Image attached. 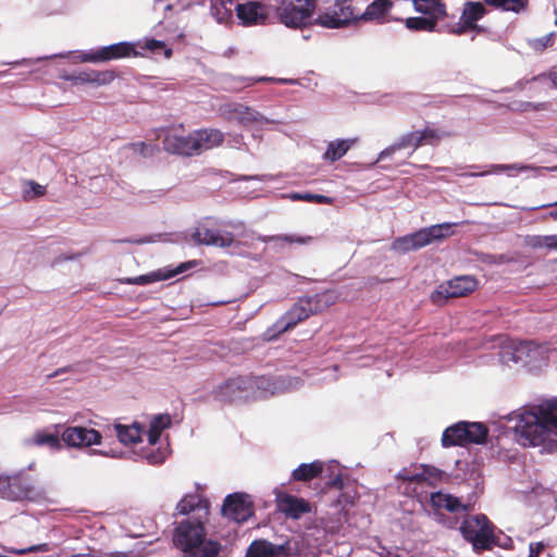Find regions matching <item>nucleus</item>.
<instances>
[{
	"instance_id": "nucleus-51",
	"label": "nucleus",
	"mask_w": 557,
	"mask_h": 557,
	"mask_svg": "<svg viewBox=\"0 0 557 557\" xmlns=\"http://www.w3.org/2000/svg\"><path fill=\"white\" fill-rule=\"evenodd\" d=\"M554 42L553 34L546 35L542 38H539L534 41V48L539 50H544L546 47L552 46Z\"/></svg>"
},
{
	"instance_id": "nucleus-41",
	"label": "nucleus",
	"mask_w": 557,
	"mask_h": 557,
	"mask_svg": "<svg viewBox=\"0 0 557 557\" xmlns=\"http://www.w3.org/2000/svg\"><path fill=\"white\" fill-rule=\"evenodd\" d=\"M143 48L146 50H149L153 53L158 52L159 50H163L164 55L168 59L171 58L172 53H173L172 49L168 48L164 41L157 40V39H147L145 41V45L143 46Z\"/></svg>"
},
{
	"instance_id": "nucleus-33",
	"label": "nucleus",
	"mask_w": 557,
	"mask_h": 557,
	"mask_svg": "<svg viewBox=\"0 0 557 557\" xmlns=\"http://www.w3.org/2000/svg\"><path fill=\"white\" fill-rule=\"evenodd\" d=\"M228 120L247 124L257 121V112L242 103L228 104L224 111Z\"/></svg>"
},
{
	"instance_id": "nucleus-45",
	"label": "nucleus",
	"mask_w": 557,
	"mask_h": 557,
	"mask_svg": "<svg viewBox=\"0 0 557 557\" xmlns=\"http://www.w3.org/2000/svg\"><path fill=\"white\" fill-rule=\"evenodd\" d=\"M398 478L401 481H404V482H408L409 484L410 483H414V484H423V483H425V478H424V472H423L422 466L416 472H412V473H399Z\"/></svg>"
},
{
	"instance_id": "nucleus-14",
	"label": "nucleus",
	"mask_w": 557,
	"mask_h": 557,
	"mask_svg": "<svg viewBox=\"0 0 557 557\" xmlns=\"http://www.w3.org/2000/svg\"><path fill=\"white\" fill-rule=\"evenodd\" d=\"M163 149L170 154L193 157L195 154L194 132L184 135L176 128L165 131L162 140Z\"/></svg>"
},
{
	"instance_id": "nucleus-36",
	"label": "nucleus",
	"mask_w": 557,
	"mask_h": 557,
	"mask_svg": "<svg viewBox=\"0 0 557 557\" xmlns=\"http://www.w3.org/2000/svg\"><path fill=\"white\" fill-rule=\"evenodd\" d=\"M468 444H484L488 436V428L482 422H467Z\"/></svg>"
},
{
	"instance_id": "nucleus-57",
	"label": "nucleus",
	"mask_w": 557,
	"mask_h": 557,
	"mask_svg": "<svg viewBox=\"0 0 557 557\" xmlns=\"http://www.w3.org/2000/svg\"><path fill=\"white\" fill-rule=\"evenodd\" d=\"M440 521L443 522L447 528H450V529H455L458 524L457 519H447L444 516H442V519Z\"/></svg>"
},
{
	"instance_id": "nucleus-39",
	"label": "nucleus",
	"mask_w": 557,
	"mask_h": 557,
	"mask_svg": "<svg viewBox=\"0 0 557 557\" xmlns=\"http://www.w3.org/2000/svg\"><path fill=\"white\" fill-rule=\"evenodd\" d=\"M293 200H302L307 202H314L319 205H332L333 198L319 194L311 193H295L292 196Z\"/></svg>"
},
{
	"instance_id": "nucleus-34",
	"label": "nucleus",
	"mask_w": 557,
	"mask_h": 557,
	"mask_svg": "<svg viewBox=\"0 0 557 557\" xmlns=\"http://www.w3.org/2000/svg\"><path fill=\"white\" fill-rule=\"evenodd\" d=\"M420 147L437 146L443 138L449 137L450 133L440 131L438 128L425 126L423 129L417 131Z\"/></svg>"
},
{
	"instance_id": "nucleus-15",
	"label": "nucleus",
	"mask_w": 557,
	"mask_h": 557,
	"mask_svg": "<svg viewBox=\"0 0 557 557\" xmlns=\"http://www.w3.org/2000/svg\"><path fill=\"white\" fill-rule=\"evenodd\" d=\"M222 513L228 519L243 523L253 515V506L246 494L234 493L224 499Z\"/></svg>"
},
{
	"instance_id": "nucleus-47",
	"label": "nucleus",
	"mask_w": 557,
	"mask_h": 557,
	"mask_svg": "<svg viewBox=\"0 0 557 557\" xmlns=\"http://www.w3.org/2000/svg\"><path fill=\"white\" fill-rule=\"evenodd\" d=\"M27 185L29 186V189H25V198L32 199L35 197L44 196L46 194V187L36 183L35 181H29Z\"/></svg>"
},
{
	"instance_id": "nucleus-46",
	"label": "nucleus",
	"mask_w": 557,
	"mask_h": 557,
	"mask_svg": "<svg viewBox=\"0 0 557 557\" xmlns=\"http://www.w3.org/2000/svg\"><path fill=\"white\" fill-rule=\"evenodd\" d=\"M65 79L73 84H91V70L65 76Z\"/></svg>"
},
{
	"instance_id": "nucleus-17",
	"label": "nucleus",
	"mask_w": 557,
	"mask_h": 557,
	"mask_svg": "<svg viewBox=\"0 0 557 557\" xmlns=\"http://www.w3.org/2000/svg\"><path fill=\"white\" fill-rule=\"evenodd\" d=\"M61 440L70 447L82 448L101 444L102 435L95 429L67 426L61 433Z\"/></svg>"
},
{
	"instance_id": "nucleus-37",
	"label": "nucleus",
	"mask_w": 557,
	"mask_h": 557,
	"mask_svg": "<svg viewBox=\"0 0 557 557\" xmlns=\"http://www.w3.org/2000/svg\"><path fill=\"white\" fill-rule=\"evenodd\" d=\"M61 438L59 433H47L39 431L34 434L32 443L36 446H48L51 449L60 450L62 448Z\"/></svg>"
},
{
	"instance_id": "nucleus-60",
	"label": "nucleus",
	"mask_w": 557,
	"mask_h": 557,
	"mask_svg": "<svg viewBox=\"0 0 557 557\" xmlns=\"http://www.w3.org/2000/svg\"><path fill=\"white\" fill-rule=\"evenodd\" d=\"M184 268H185V267H184V264H182L181 267H178V268L176 269V271H175L173 274L182 273V272H183V270H184Z\"/></svg>"
},
{
	"instance_id": "nucleus-42",
	"label": "nucleus",
	"mask_w": 557,
	"mask_h": 557,
	"mask_svg": "<svg viewBox=\"0 0 557 557\" xmlns=\"http://www.w3.org/2000/svg\"><path fill=\"white\" fill-rule=\"evenodd\" d=\"M168 276H161L158 273H150L145 275H139L136 277L127 278V284H134V285H147L157 281H160L162 278H166Z\"/></svg>"
},
{
	"instance_id": "nucleus-1",
	"label": "nucleus",
	"mask_w": 557,
	"mask_h": 557,
	"mask_svg": "<svg viewBox=\"0 0 557 557\" xmlns=\"http://www.w3.org/2000/svg\"><path fill=\"white\" fill-rule=\"evenodd\" d=\"M516 420L513 429L519 444L524 447L545 444L552 434L557 435V398L522 408Z\"/></svg>"
},
{
	"instance_id": "nucleus-3",
	"label": "nucleus",
	"mask_w": 557,
	"mask_h": 557,
	"mask_svg": "<svg viewBox=\"0 0 557 557\" xmlns=\"http://www.w3.org/2000/svg\"><path fill=\"white\" fill-rule=\"evenodd\" d=\"M203 520L185 519L173 532V543L183 557H219L222 545L219 541L207 540Z\"/></svg>"
},
{
	"instance_id": "nucleus-18",
	"label": "nucleus",
	"mask_w": 557,
	"mask_h": 557,
	"mask_svg": "<svg viewBox=\"0 0 557 557\" xmlns=\"http://www.w3.org/2000/svg\"><path fill=\"white\" fill-rule=\"evenodd\" d=\"M292 546L288 540L282 544H274L265 539L253 540L247 550L246 557H290Z\"/></svg>"
},
{
	"instance_id": "nucleus-25",
	"label": "nucleus",
	"mask_w": 557,
	"mask_h": 557,
	"mask_svg": "<svg viewBox=\"0 0 557 557\" xmlns=\"http://www.w3.org/2000/svg\"><path fill=\"white\" fill-rule=\"evenodd\" d=\"M467 421H459L445 429L442 435L443 447L467 446L468 444Z\"/></svg>"
},
{
	"instance_id": "nucleus-28",
	"label": "nucleus",
	"mask_w": 557,
	"mask_h": 557,
	"mask_svg": "<svg viewBox=\"0 0 557 557\" xmlns=\"http://www.w3.org/2000/svg\"><path fill=\"white\" fill-rule=\"evenodd\" d=\"M114 431L119 441L124 445H134L141 441L143 428L136 422L131 425L115 423Z\"/></svg>"
},
{
	"instance_id": "nucleus-56",
	"label": "nucleus",
	"mask_w": 557,
	"mask_h": 557,
	"mask_svg": "<svg viewBox=\"0 0 557 557\" xmlns=\"http://www.w3.org/2000/svg\"><path fill=\"white\" fill-rule=\"evenodd\" d=\"M494 169H495V171H499V172L507 171V170L524 171L528 169V166H521L518 164H511V165L499 164V165H495Z\"/></svg>"
},
{
	"instance_id": "nucleus-49",
	"label": "nucleus",
	"mask_w": 557,
	"mask_h": 557,
	"mask_svg": "<svg viewBox=\"0 0 557 557\" xmlns=\"http://www.w3.org/2000/svg\"><path fill=\"white\" fill-rule=\"evenodd\" d=\"M150 424L153 426H159V430L162 432L164 429L171 425V417L168 413L157 414L152 418Z\"/></svg>"
},
{
	"instance_id": "nucleus-55",
	"label": "nucleus",
	"mask_w": 557,
	"mask_h": 557,
	"mask_svg": "<svg viewBox=\"0 0 557 557\" xmlns=\"http://www.w3.org/2000/svg\"><path fill=\"white\" fill-rule=\"evenodd\" d=\"M545 248L557 250V235H545Z\"/></svg>"
},
{
	"instance_id": "nucleus-5",
	"label": "nucleus",
	"mask_w": 557,
	"mask_h": 557,
	"mask_svg": "<svg viewBox=\"0 0 557 557\" xmlns=\"http://www.w3.org/2000/svg\"><path fill=\"white\" fill-rule=\"evenodd\" d=\"M456 225L457 223H441L421 228L414 233L396 238L392 243V249L406 253L433 243L442 242L454 234L451 228Z\"/></svg>"
},
{
	"instance_id": "nucleus-53",
	"label": "nucleus",
	"mask_w": 557,
	"mask_h": 557,
	"mask_svg": "<svg viewBox=\"0 0 557 557\" xmlns=\"http://www.w3.org/2000/svg\"><path fill=\"white\" fill-rule=\"evenodd\" d=\"M544 548L545 545L542 542L531 543L529 545V557H540Z\"/></svg>"
},
{
	"instance_id": "nucleus-31",
	"label": "nucleus",
	"mask_w": 557,
	"mask_h": 557,
	"mask_svg": "<svg viewBox=\"0 0 557 557\" xmlns=\"http://www.w3.org/2000/svg\"><path fill=\"white\" fill-rule=\"evenodd\" d=\"M404 22L405 26L412 32H443V27L438 29V22L441 21L432 16L408 17Z\"/></svg>"
},
{
	"instance_id": "nucleus-48",
	"label": "nucleus",
	"mask_w": 557,
	"mask_h": 557,
	"mask_svg": "<svg viewBox=\"0 0 557 557\" xmlns=\"http://www.w3.org/2000/svg\"><path fill=\"white\" fill-rule=\"evenodd\" d=\"M524 245L531 249L545 248V235H527Z\"/></svg>"
},
{
	"instance_id": "nucleus-12",
	"label": "nucleus",
	"mask_w": 557,
	"mask_h": 557,
	"mask_svg": "<svg viewBox=\"0 0 557 557\" xmlns=\"http://www.w3.org/2000/svg\"><path fill=\"white\" fill-rule=\"evenodd\" d=\"M143 55L136 50L134 44L128 41H121L117 44L101 47L97 50H89L81 55L83 62L100 63L113 60H120L131 57Z\"/></svg>"
},
{
	"instance_id": "nucleus-7",
	"label": "nucleus",
	"mask_w": 557,
	"mask_h": 557,
	"mask_svg": "<svg viewBox=\"0 0 557 557\" xmlns=\"http://www.w3.org/2000/svg\"><path fill=\"white\" fill-rule=\"evenodd\" d=\"M0 497L11 502H38L46 497V490L36 486L30 478L23 474L1 475Z\"/></svg>"
},
{
	"instance_id": "nucleus-6",
	"label": "nucleus",
	"mask_w": 557,
	"mask_h": 557,
	"mask_svg": "<svg viewBox=\"0 0 557 557\" xmlns=\"http://www.w3.org/2000/svg\"><path fill=\"white\" fill-rule=\"evenodd\" d=\"M486 4L481 1L468 0L462 4L460 16L455 21L454 15L443 24V32L461 36L470 32L482 33L483 28L478 25V22L487 14Z\"/></svg>"
},
{
	"instance_id": "nucleus-13",
	"label": "nucleus",
	"mask_w": 557,
	"mask_h": 557,
	"mask_svg": "<svg viewBox=\"0 0 557 557\" xmlns=\"http://www.w3.org/2000/svg\"><path fill=\"white\" fill-rule=\"evenodd\" d=\"M197 245L215 246L221 248L231 247L234 243V235L231 232H222L208 222L200 223L190 234Z\"/></svg>"
},
{
	"instance_id": "nucleus-30",
	"label": "nucleus",
	"mask_w": 557,
	"mask_h": 557,
	"mask_svg": "<svg viewBox=\"0 0 557 557\" xmlns=\"http://www.w3.org/2000/svg\"><path fill=\"white\" fill-rule=\"evenodd\" d=\"M323 472V462L319 460H314L310 463H301L299 465L292 473V478L295 481L299 482H309L318 476H320Z\"/></svg>"
},
{
	"instance_id": "nucleus-16",
	"label": "nucleus",
	"mask_w": 557,
	"mask_h": 557,
	"mask_svg": "<svg viewBox=\"0 0 557 557\" xmlns=\"http://www.w3.org/2000/svg\"><path fill=\"white\" fill-rule=\"evenodd\" d=\"M275 503L277 510L286 518L293 520H298L312 510V506L308 500L283 491L275 492Z\"/></svg>"
},
{
	"instance_id": "nucleus-35",
	"label": "nucleus",
	"mask_w": 557,
	"mask_h": 557,
	"mask_svg": "<svg viewBox=\"0 0 557 557\" xmlns=\"http://www.w3.org/2000/svg\"><path fill=\"white\" fill-rule=\"evenodd\" d=\"M486 5H490L502 11H509L520 13L527 10L529 0H483Z\"/></svg>"
},
{
	"instance_id": "nucleus-43",
	"label": "nucleus",
	"mask_w": 557,
	"mask_h": 557,
	"mask_svg": "<svg viewBox=\"0 0 557 557\" xmlns=\"http://www.w3.org/2000/svg\"><path fill=\"white\" fill-rule=\"evenodd\" d=\"M272 240L277 243H288V244H300L305 245L312 240L311 236H296V235H276L272 237Z\"/></svg>"
},
{
	"instance_id": "nucleus-22",
	"label": "nucleus",
	"mask_w": 557,
	"mask_h": 557,
	"mask_svg": "<svg viewBox=\"0 0 557 557\" xmlns=\"http://www.w3.org/2000/svg\"><path fill=\"white\" fill-rule=\"evenodd\" d=\"M224 141V134L216 128H201L194 131L195 154L216 148Z\"/></svg>"
},
{
	"instance_id": "nucleus-32",
	"label": "nucleus",
	"mask_w": 557,
	"mask_h": 557,
	"mask_svg": "<svg viewBox=\"0 0 557 557\" xmlns=\"http://www.w3.org/2000/svg\"><path fill=\"white\" fill-rule=\"evenodd\" d=\"M235 0H210V13L220 24L231 22Z\"/></svg>"
},
{
	"instance_id": "nucleus-20",
	"label": "nucleus",
	"mask_w": 557,
	"mask_h": 557,
	"mask_svg": "<svg viewBox=\"0 0 557 557\" xmlns=\"http://www.w3.org/2000/svg\"><path fill=\"white\" fill-rule=\"evenodd\" d=\"M234 9L244 26L264 24L268 18L267 9L260 2L237 3Z\"/></svg>"
},
{
	"instance_id": "nucleus-26",
	"label": "nucleus",
	"mask_w": 557,
	"mask_h": 557,
	"mask_svg": "<svg viewBox=\"0 0 557 557\" xmlns=\"http://www.w3.org/2000/svg\"><path fill=\"white\" fill-rule=\"evenodd\" d=\"M413 8L417 12L435 17L440 21H447L449 14L447 12V5L443 0H411Z\"/></svg>"
},
{
	"instance_id": "nucleus-62",
	"label": "nucleus",
	"mask_w": 557,
	"mask_h": 557,
	"mask_svg": "<svg viewBox=\"0 0 557 557\" xmlns=\"http://www.w3.org/2000/svg\"><path fill=\"white\" fill-rule=\"evenodd\" d=\"M556 205H557V201L554 203H550V205H545V206H543V208H547V207H552V206H556Z\"/></svg>"
},
{
	"instance_id": "nucleus-4",
	"label": "nucleus",
	"mask_w": 557,
	"mask_h": 557,
	"mask_svg": "<svg viewBox=\"0 0 557 557\" xmlns=\"http://www.w3.org/2000/svg\"><path fill=\"white\" fill-rule=\"evenodd\" d=\"M462 537L472 544L473 550L481 553L499 546L498 537L495 535V525L483 515H466L459 527Z\"/></svg>"
},
{
	"instance_id": "nucleus-61",
	"label": "nucleus",
	"mask_w": 557,
	"mask_h": 557,
	"mask_svg": "<svg viewBox=\"0 0 557 557\" xmlns=\"http://www.w3.org/2000/svg\"><path fill=\"white\" fill-rule=\"evenodd\" d=\"M549 215H550L553 219L557 220V210H556V211H552V212L549 213Z\"/></svg>"
},
{
	"instance_id": "nucleus-24",
	"label": "nucleus",
	"mask_w": 557,
	"mask_h": 557,
	"mask_svg": "<svg viewBox=\"0 0 557 557\" xmlns=\"http://www.w3.org/2000/svg\"><path fill=\"white\" fill-rule=\"evenodd\" d=\"M325 487L329 490H336L338 492V495L334 500V505L339 507L341 510H345L348 506L354 504L357 492L355 488H348L345 486L341 473L325 482Z\"/></svg>"
},
{
	"instance_id": "nucleus-63",
	"label": "nucleus",
	"mask_w": 557,
	"mask_h": 557,
	"mask_svg": "<svg viewBox=\"0 0 557 557\" xmlns=\"http://www.w3.org/2000/svg\"><path fill=\"white\" fill-rule=\"evenodd\" d=\"M91 451H92V454H101V455H103V453L100 451V450L92 449Z\"/></svg>"
},
{
	"instance_id": "nucleus-10",
	"label": "nucleus",
	"mask_w": 557,
	"mask_h": 557,
	"mask_svg": "<svg viewBox=\"0 0 557 557\" xmlns=\"http://www.w3.org/2000/svg\"><path fill=\"white\" fill-rule=\"evenodd\" d=\"M354 0H334V8L314 18V24L324 28H342L352 22H359V14L352 5Z\"/></svg>"
},
{
	"instance_id": "nucleus-38",
	"label": "nucleus",
	"mask_w": 557,
	"mask_h": 557,
	"mask_svg": "<svg viewBox=\"0 0 557 557\" xmlns=\"http://www.w3.org/2000/svg\"><path fill=\"white\" fill-rule=\"evenodd\" d=\"M117 77L114 70L97 71L91 70V84L96 86H103L111 84Z\"/></svg>"
},
{
	"instance_id": "nucleus-44",
	"label": "nucleus",
	"mask_w": 557,
	"mask_h": 557,
	"mask_svg": "<svg viewBox=\"0 0 557 557\" xmlns=\"http://www.w3.org/2000/svg\"><path fill=\"white\" fill-rule=\"evenodd\" d=\"M422 468H423V472H424V478H425V483L428 485H435V483L437 481L441 480L442 478V471L433 466H426V465H422Z\"/></svg>"
},
{
	"instance_id": "nucleus-9",
	"label": "nucleus",
	"mask_w": 557,
	"mask_h": 557,
	"mask_svg": "<svg viewBox=\"0 0 557 557\" xmlns=\"http://www.w3.org/2000/svg\"><path fill=\"white\" fill-rule=\"evenodd\" d=\"M259 387V377L252 375L232 376L213 391L214 398L223 404H232L247 398Z\"/></svg>"
},
{
	"instance_id": "nucleus-11",
	"label": "nucleus",
	"mask_w": 557,
	"mask_h": 557,
	"mask_svg": "<svg viewBox=\"0 0 557 557\" xmlns=\"http://www.w3.org/2000/svg\"><path fill=\"white\" fill-rule=\"evenodd\" d=\"M476 280L470 275L454 277L446 283H442L430 295L432 304L443 306L450 298L466 297L475 290Z\"/></svg>"
},
{
	"instance_id": "nucleus-21",
	"label": "nucleus",
	"mask_w": 557,
	"mask_h": 557,
	"mask_svg": "<svg viewBox=\"0 0 557 557\" xmlns=\"http://www.w3.org/2000/svg\"><path fill=\"white\" fill-rule=\"evenodd\" d=\"M430 503L434 510H446L451 513H463L468 515L471 510V506L467 504H462L460 498L443 493V492H434L430 495Z\"/></svg>"
},
{
	"instance_id": "nucleus-50",
	"label": "nucleus",
	"mask_w": 557,
	"mask_h": 557,
	"mask_svg": "<svg viewBox=\"0 0 557 557\" xmlns=\"http://www.w3.org/2000/svg\"><path fill=\"white\" fill-rule=\"evenodd\" d=\"M522 111H544L547 110L549 107L548 102H539V103H532V102H524L521 104Z\"/></svg>"
},
{
	"instance_id": "nucleus-27",
	"label": "nucleus",
	"mask_w": 557,
	"mask_h": 557,
	"mask_svg": "<svg viewBox=\"0 0 557 557\" xmlns=\"http://www.w3.org/2000/svg\"><path fill=\"white\" fill-rule=\"evenodd\" d=\"M411 148L412 152L420 148L417 131L401 135L397 141L385 148L379 154V160H384L391 157L394 152L401 149Z\"/></svg>"
},
{
	"instance_id": "nucleus-23",
	"label": "nucleus",
	"mask_w": 557,
	"mask_h": 557,
	"mask_svg": "<svg viewBox=\"0 0 557 557\" xmlns=\"http://www.w3.org/2000/svg\"><path fill=\"white\" fill-rule=\"evenodd\" d=\"M393 7V0H373L368 4L364 12L359 14V21L383 24L387 22V15Z\"/></svg>"
},
{
	"instance_id": "nucleus-2",
	"label": "nucleus",
	"mask_w": 557,
	"mask_h": 557,
	"mask_svg": "<svg viewBox=\"0 0 557 557\" xmlns=\"http://www.w3.org/2000/svg\"><path fill=\"white\" fill-rule=\"evenodd\" d=\"M337 301V295L333 290H324L312 296L300 297L272 326L268 327L264 336L268 341L278 338L283 333L293 330L300 322L311 315L319 314Z\"/></svg>"
},
{
	"instance_id": "nucleus-52",
	"label": "nucleus",
	"mask_w": 557,
	"mask_h": 557,
	"mask_svg": "<svg viewBox=\"0 0 557 557\" xmlns=\"http://www.w3.org/2000/svg\"><path fill=\"white\" fill-rule=\"evenodd\" d=\"M161 431L159 430V426H153L152 424L149 425L148 430V442L150 445L157 444L161 436Z\"/></svg>"
},
{
	"instance_id": "nucleus-58",
	"label": "nucleus",
	"mask_w": 557,
	"mask_h": 557,
	"mask_svg": "<svg viewBox=\"0 0 557 557\" xmlns=\"http://www.w3.org/2000/svg\"><path fill=\"white\" fill-rule=\"evenodd\" d=\"M67 371V368H61V369H58L54 373L50 374L49 377H54L61 373H64Z\"/></svg>"
},
{
	"instance_id": "nucleus-19",
	"label": "nucleus",
	"mask_w": 557,
	"mask_h": 557,
	"mask_svg": "<svg viewBox=\"0 0 557 557\" xmlns=\"http://www.w3.org/2000/svg\"><path fill=\"white\" fill-rule=\"evenodd\" d=\"M175 510L177 515L183 516L196 512L188 519L207 522L210 515V503L198 494H187L177 503Z\"/></svg>"
},
{
	"instance_id": "nucleus-8",
	"label": "nucleus",
	"mask_w": 557,
	"mask_h": 557,
	"mask_svg": "<svg viewBox=\"0 0 557 557\" xmlns=\"http://www.w3.org/2000/svg\"><path fill=\"white\" fill-rule=\"evenodd\" d=\"M318 0H281L276 15L282 24L289 28H302L315 25L313 13Z\"/></svg>"
},
{
	"instance_id": "nucleus-40",
	"label": "nucleus",
	"mask_w": 557,
	"mask_h": 557,
	"mask_svg": "<svg viewBox=\"0 0 557 557\" xmlns=\"http://www.w3.org/2000/svg\"><path fill=\"white\" fill-rule=\"evenodd\" d=\"M127 148L144 158H150L159 151V147L156 144H147L145 141L131 143Z\"/></svg>"
},
{
	"instance_id": "nucleus-59",
	"label": "nucleus",
	"mask_w": 557,
	"mask_h": 557,
	"mask_svg": "<svg viewBox=\"0 0 557 557\" xmlns=\"http://www.w3.org/2000/svg\"><path fill=\"white\" fill-rule=\"evenodd\" d=\"M549 77H550V81H552L553 85H554L555 87H557V73H552V74L549 75Z\"/></svg>"
},
{
	"instance_id": "nucleus-29",
	"label": "nucleus",
	"mask_w": 557,
	"mask_h": 557,
	"mask_svg": "<svg viewBox=\"0 0 557 557\" xmlns=\"http://www.w3.org/2000/svg\"><path fill=\"white\" fill-rule=\"evenodd\" d=\"M357 141L358 138L336 139L330 141L323 154V159L331 162L339 160L352 146L357 144Z\"/></svg>"
},
{
	"instance_id": "nucleus-64",
	"label": "nucleus",
	"mask_w": 557,
	"mask_h": 557,
	"mask_svg": "<svg viewBox=\"0 0 557 557\" xmlns=\"http://www.w3.org/2000/svg\"><path fill=\"white\" fill-rule=\"evenodd\" d=\"M36 550H37V549L34 547V548H29V549H27V550H23V553H25V552H36Z\"/></svg>"
},
{
	"instance_id": "nucleus-54",
	"label": "nucleus",
	"mask_w": 557,
	"mask_h": 557,
	"mask_svg": "<svg viewBox=\"0 0 557 557\" xmlns=\"http://www.w3.org/2000/svg\"><path fill=\"white\" fill-rule=\"evenodd\" d=\"M149 463L159 465L165 460V455L163 453H151L147 456Z\"/></svg>"
}]
</instances>
